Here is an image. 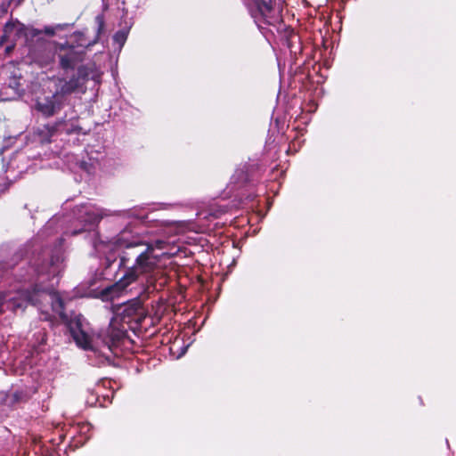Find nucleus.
Segmentation results:
<instances>
[{
  "instance_id": "obj_1",
  "label": "nucleus",
  "mask_w": 456,
  "mask_h": 456,
  "mask_svg": "<svg viewBox=\"0 0 456 456\" xmlns=\"http://www.w3.org/2000/svg\"><path fill=\"white\" fill-rule=\"evenodd\" d=\"M110 215L109 210L91 202L81 203L67 215L53 216L33 241L30 240V305L49 327L53 324V313L57 314L77 346L88 351L87 361L93 366L110 364L111 354H117V350L129 339L127 331L136 332L142 328L147 317L143 302L167 283L154 248L134 238L127 225L115 237L114 244L129 252L133 264L116 282L103 289L102 296L112 299L123 292H131L135 297L122 304L109 326L96 336L89 334V324L81 314L65 313L64 300L55 289L66 266L62 235L84 234L96 248L98 224L103 216Z\"/></svg>"
},
{
  "instance_id": "obj_2",
  "label": "nucleus",
  "mask_w": 456,
  "mask_h": 456,
  "mask_svg": "<svg viewBox=\"0 0 456 456\" xmlns=\"http://www.w3.org/2000/svg\"><path fill=\"white\" fill-rule=\"evenodd\" d=\"M94 23L95 37L93 40H87L82 31L70 33L74 23L45 25L42 28L30 25V65L49 66L54 61L57 49H60L58 57L63 73H76V66L83 61L86 51L90 50L104 31L102 13L95 16Z\"/></svg>"
},
{
  "instance_id": "obj_3",
  "label": "nucleus",
  "mask_w": 456,
  "mask_h": 456,
  "mask_svg": "<svg viewBox=\"0 0 456 456\" xmlns=\"http://www.w3.org/2000/svg\"><path fill=\"white\" fill-rule=\"evenodd\" d=\"M263 171V167L255 161L245 163L237 168L226 188V195L233 197L234 200L232 203H226L222 200L211 205L208 208V216L217 219L231 212L234 208L253 202L257 196L256 188Z\"/></svg>"
},
{
  "instance_id": "obj_4",
  "label": "nucleus",
  "mask_w": 456,
  "mask_h": 456,
  "mask_svg": "<svg viewBox=\"0 0 456 456\" xmlns=\"http://www.w3.org/2000/svg\"><path fill=\"white\" fill-rule=\"evenodd\" d=\"M99 75L87 66H79L76 73L65 74L56 83L55 92L52 95L40 96L33 106L34 111L39 116L49 118L55 115L62 106L64 96L73 92L83 90L88 80L97 81Z\"/></svg>"
},
{
  "instance_id": "obj_5",
  "label": "nucleus",
  "mask_w": 456,
  "mask_h": 456,
  "mask_svg": "<svg viewBox=\"0 0 456 456\" xmlns=\"http://www.w3.org/2000/svg\"><path fill=\"white\" fill-rule=\"evenodd\" d=\"M133 261L134 258L124 248H120L117 256L115 252H110L101 264L102 269L99 275L103 280H114L116 282L119 279L118 276L128 270Z\"/></svg>"
},
{
  "instance_id": "obj_6",
  "label": "nucleus",
  "mask_w": 456,
  "mask_h": 456,
  "mask_svg": "<svg viewBox=\"0 0 456 456\" xmlns=\"http://www.w3.org/2000/svg\"><path fill=\"white\" fill-rule=\"evenodd\" d=\"M133 261L134 258L124 248H120L117 256L115 252H110L101 264L102 269L99 275L103 280H114L116 282L119 279L118 276L128 270Z\"/></svg>"
},
{
  "instance_id": "obj_7",
  "label": "nucleus",
  "mask_w": 456,
  "mask_h": 456,
  "mask_svg": "<svg viewBox=\"0 0 456 456\" xmlns=\"http://www.w3.org/2000/svg\"><path fill=\"white\" fill-rule=\"evenodd\" d=\"M57 132L67 134H86V132H82V127L77 125V121L72 118L69 121L60 120L53 125L47 123L43 125V127H37L30 137V142L33 144L49 143L51 137Z\"/></svg>"
},
{
  "instance_id": "obj_8",
  "label": "nucleus",
  "mask_w": 456,
  "mask_h": 456,
  "mask_svg": "<svg viewBox=\"0 0 456 456\" xmlns=\"http://www.w3.org/2000/svg\"><path fill=\"white\" fill-rule=\"evenodd\" d=\"M282 0H249L248 12L255 22L260 27V23L273 24L278 19L279 10Z\"/></svg>"
},
{
  "instance_id": "obj_9",
  "label": "nucleus",
  "mask_w": 456,
  "mask_h": 456,
  "mask_svg": "<svg viewBox=\"0 0 456 456\" xmlns=\"http://www.w3.org/2000/svg\"><path fill=\"white\" fill-rule=\"evenodd\" d=\"M38 426L37 420L30 423V451H33L35 456H60L59 443L54 438L43 440L45 436L36 434Z\"/></svg>"
},
{
  "instance_id": "obj_10",
  "label": "nucleus",
  "mask_w": 456,
  "mask_h": 456,
  "mask_svg": "<svg viewBox=\"0 0 456 456\" xmlns=\"http://www.w3.org/2000/svg\"><path fill=\"white\" fill-rule=\"evenodd\" d=\"M18 40H23L25 43L28 40L23 24L19 21L6 23L0 39V44L5 45V52L7 53H10L13 50Z\"/></svg>"
},
{
  "instance_id": "obj_11",
  "label": "nucleus",
  "mask_w": 456,
  "mask_h": 456,
  "mask_svg": "<svg viewBox=\"0 0 456 456\" xmlns=\"http://www.w3.org/2000/svg\"><path fill=\"white\" fill-rule=\"evenodd\" d=\"M33 342H30V363L34 354H39L45 351L46 348V332L45 328H42L33 335ZM32 367L30 366V370Z\"/></svg>"
},
{
  "instance_id": "obj_12",
  "label": "nucleus",
  "mask_w": 456,
  "mask_h": 456,
  "mask_svg": "<svg viewBox=\"0 0 456 456\" xmlns=\"http://www.w3.org/2000/svg\"><path fill=\"white\" fill-rule=\"evenodd\" d=\"M285 45L289 51L291 57L297 59L298 54L304 51L300 37L294 31H290L286 36Z\"/></svg>"
},
{
  "instance_id": "obj_13",
  "label": "nucleus",
  "mask_w": 456,
  "mask_h": 456,
  "mask_svg": "<svg viewBox=\"0 0 456 456\" xmlns=\"http://www.w3.org/2000/svg\"><path fill=\"white\" fill-rule=\"evenodd\" d=\"M78 428L79 436H76L73 435L68 445V447L73 451L83 446L90 438V436L86 435L91 430L90 424H82Z\"/></svg>"
},
{
  "instance_id": "obj_14",
  "label": "nucleus",
  "mask_w": 456,
  "mask_h": 456,
  "mask_svg": "<svg viewBox=\"0 0 456 456\" xmlns=\"http://www.w3.org/2000/svg\"><path fill=\"white\" fill-rule=\"evenodd\" d=\"M126 18L127 17L121 19V22H120L121 28L118 29L113 36V41L119 45V47H118L119 51L125 45V43L127 39L130 28L133 25L131 20H126Z\"/></svg>"
},
{
  "instance_id": "obj_15",
  "label": "nucleus",
  "mask_w": 456,
  "mask_h": 456,
  "mask_svg": "<svg viewBox=\"0 0 456 456\" xmlns=\"http://www.w3.org/2000/svg\"><path fill=\"white\" fill-rule=\"evenodd\" d=\"M115 215L126 216L128 218H133L140 223L145 222L148 218V213L142 208L134 207L130 209L116 211Z\"/></svg>"
},
{
  "instance_id": "obj_16",
  "label": "nucleus",
  "mask_w": 456,
  "mask_h": 456,
  "mask_svg": "<svg viewBox=\"0 0 456 456\" xmlns=\"http://www.w3.org/2000/svg\"><path fill=\"white\" fill-rule=\"evenodd\" d=\"M102 4L105 8L113 7L118 11H121V19L127 17L128 12L126 7V0H102Z\"/></svg>"
},
{
  "instance_id": "obj_17",
  "label": "nucleus",
  "mask_w": 456,
  "mask_h": 456,
  "mask_svg": "<svg viewBox=\"0 0 456 456\" xmlns=\"http://www.w3.org/2000/svg\"><path fill=\"white\" fill-rule=\"evenodd\" d=\"M99 402V395L94 392H90L86 397V403L89 406H95Z\"/></svg>"
},
{
  "instance_id": "obj_18",
  "label": "nucleus",
  "mask_w": 456,
  "mask_h": 456,
  "mask_svg": "<svg viewBox=\"0 0 456 456\" xmlns=\"http://www.w3.org/2000/svg\"><path fill=\"white\" fill-rule=\"evenodd\" d=\"M39 389H43L44 393H46V391H47V387H43L42 384H39L37 387H35L34 385H32V386L30 385V395H35L36 394L38 393Z\"/></svg>"
},
{
  "instance_id": "obj_19",
  "label": "nucleus",
  "mask_w": 456,
  "mask_h": 456,
  "mask_svg": "<svg viewBox=\"0 0 456 456\" xmlns=\"http://www.w3.org/2000/svg\"><path fill=\"white\" fill-rule=\"evenodd\" d=\"M20 86L19 80H17L15 77L11 80L10 82V86L12 87L13 89H15L17 92H18V94L20 96H21L22 94L20 93V89H19V86Z\"/></svg>"
},
{
  "instance_id": "obj_20",
  "label": "nucleus",
  "mask_w": 456,
  "mask_h": 456,
  "mask_svg": "<svg viewBox=\"0 0 456 456\" xmlns=\"http://www.w3.org/2000/svg\"><path fill=\"white\" fill-rule=\"evenodd\" d=\"M49 397L50 396H49L48 393H46V397L42 399V405H41L42 411H45L48 409V405L46 404V399H48Z\"/></svg>"
},
{
  "instance_id": "obj_21",
  "label": "nucleus",
  "mask_w": 456,
  "mask_h": 456,
  "mask_svg": "<svg viewBox=\"0 0 456 456\" xmlns=\"http://www.w3.org/2000/svg\"><path fill=\"white\" fill-rule=\"evenodd\" d=\"M187 348H188V346L181 347V352H180V354H178L177 357L179 358V357L183 356L186 353Z\"/></svg>"
},
{
  "instance_id": "obj_22",
  "label": "nucleus",
  "mask_w": 456,
  "mask_h": 456,
  "mask_svg": "<svg viewBox=\"0 0 456 456\" xmlns=\"http://www.w3.org/2000/svg\"><path fill=\"white\" fill-rule=\"evenodd\" d=\"M33 399V401H37V405L40 404V397L34 398V395H30V400ZM32 404H35V402H32Z\"/></svg>"
},
{
  "instance_id": "obj_23",
  "label": "nucleus",
  "mask_w": 456,
  "mask_h": 456,
  "mask_svg": "<svg viewBox=\"0 0 456 456\" xmlns=\"http://www.w3.org/2000/svg\"><path fill=\"white\" fill-rule=\"evenodd\" d=\"M114 241H115V238H113V241H111V245H110V250H113V247H115L117 248L118 251L120 250V248L117 247L115 244H114Z\"/></svg>"
},
{
  "instance_id": "obj_24",
  "label": "nucleus",
  "mask_w": 456,
  "mask_h": 456,
  "mask_svg": "<svg viewBox=\"0 0 456 456\" xmlns=\"http://www.w3.org/2000/svg\"><path fill=\"white\" fill-rule=\"evenodd\" d=\"M114 241H115V238H113V241H111V245H110V250H113V247H115L117 248L118 251L120 250V248L117 247L115 244H114Z\"/></svg>"
},
{
  "instance_id": "obj_25",
  "label": "nucleus",
  "mask_w": 456,
  "mask_h": 456,
  "mask_svg": "<svg viewBox=\"0 0 456 456\" xmlns=\"http://www.w3.org/2000/svg\"><path fill=\"white\" fill-rule=\"evenodd\" d=\"M36 374H37V373H36V371H35L34 370H31V371H30V374H29L30 379H32L33 380H35V379H37V378L35 377V375H36Z\"/></svg>"
},
{
  "instance_id": "obj_26",
  "label": "nucleus",
  "mask_w": 456,
  "mask_h": 456,
  "mask_svg": "<svg viewBox=\"0 0 456 456\" xmlns=\"http://www.w3.org/2000/svg\"><path fill=\"white\" fill-rule=\"evenodd\" d=\"M63 438H64V436H63V435H61V434H60V435H59V440L61 441V440H62Z\"/></svg>"
},
{
  "instance_id": "obj_27",
  "label": "nucleus",
  "mask_w": 456,
  "mask_h": 456,
  "mask_svg": "<svg viewBox=\"0 0 456 456\" xmlns=\"http://www.w3.org/2000/svg\"><path fill=\"white\" fill-rule=\"evenodd\" d=\"M157 244L159 246V245L163 244V241L159 240V241L157 242Z\"/></svg>"
},
{
  "instance_id": "obj_28",
  "label": "nucleus",
  "mask_w": 456,
  "mask_h": 456,
  "mask_svg": "<svg viewBox=\"0 0 456 456\" xmlns=\"http://www.w3.org/2000/svg\"><path fill=\"white\" fill-rule=\"evenodd\" d=\"M100 406L104 407L105 405L102 403H100Z\"/></svg>"
},
{
  "instance_id": "obj_29",
  "label": "nucleus",
  "mask_w": 456,
  "mask_h": 456,
  "mask_svg": "<svg viewBox=\"0 0 456 456\" xmlns=\"http://www.w3.org/2000/svg\"><path fill=\"white\" fill-rule=\"evenodd\" d=\"M249 3V1L248 2V4Z\"/></svg>"
}]
</instances>
